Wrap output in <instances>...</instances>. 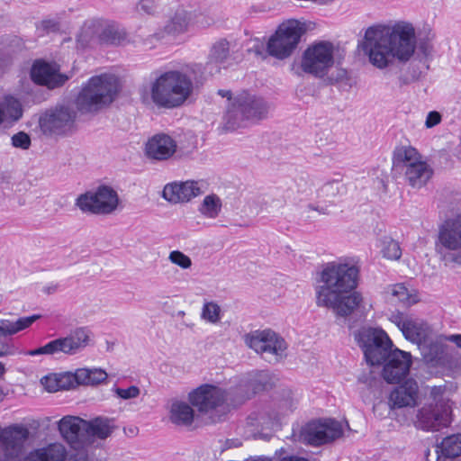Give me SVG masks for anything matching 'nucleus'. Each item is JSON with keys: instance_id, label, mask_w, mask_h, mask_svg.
I'll use <instances>...</instances> for the list:
<instances>
[{"instance_id": "f257e3e1", "label": "nucleus", "mask_w": 461, "mask_h": 461, "mask_svg": "<svg viewBox=\"0 0 461 461\" xmlns=\"http://www.w3.org/2000/svg\"><path fill=\"white\" fill-rule=\"evenodd\" d=\"M359 268L352 261H332L320 273V284L315 288L316 304L331 309L337 316L348 317L354 312L365 316L371 309L363 295L357 291Z\"/></svg>"}, {"instance_id": "f03ea898", "label": "nucleus", "mask_w": 461, "mask_h": 461, "mask_svg": "<svg viewBox=\"0 0 461 461\" xmlns=\"http://www.w3.org/2000/svg\"><path fill=\"white\" fill-rule=\"evenodd\" d=\"M359 47L378 69L386 68L394 59L405 63L416 49L415 29L407 22H398L391 27L371 26Z\"/></svg>"}, {"instance_id": "7ed1b4c3", "label": "nucleus", "mask_w": 461, "mask_h": 461, "mask_svg": "<svg viewBox=\"0 0 461 461\" xmlns=\"http://www.w3.org/2000/svg\"><path fill=\"white\" fill-rule=\"evenodd\" d=\"M194 92V82L189 75L180 70L160 73L140 93L144 103L151 101L156 106L174 109L182 106Z\"/></svg>"}, {"instance_id": "20e7f679", "label": "nucleus", "mask_w": 461, "mask_h": 461, "mask_svg": "<svg viewBox=\"0 0 461 461\" xmlns=\"http://www.w3.org/2000/svg\"><path fill=\"white\" fill-rule=\"evenodd\" d=\"M268 105L265 100L249 92L238 94L227 107L222 120V129L233 131L258 122L267 117Z\"/></svg>"}, {"instance_id": "39448f33", "label": "nucleus", "mask_w": 461, "mask_h": 461, "mask_svg": "<svg viewBox=\"0 0 461 461\" xmlns=\"http://www.w3.org/2000/svg\"><path fill=\"white\" fill-rule=\"evenodd\" d=\"M119 89V78L113 74L92 77L77 95V108L81 112H95L110 104Z\"/></svg>"}, {"instance_id": "423d86ee", "label": "nucleus", "mask_w": 461, "mask_h": 461, "mask_svg": "<svg viewBox=\"0 0 461 461\" xmlns=\"http://www.w3.org/2000/svg\"><path fill=\"white\" fill-rule=\"evenodd\" d=\"M393 168L403 172L406 181L415 188H420L431 177L432 170L421 159V156L412 147L397 149L393 157Z\"/></svg>"}, {"instance_id": "0eeeda50", "label": "nucleus", "mask_w": 461, "mask_h": 461, "mask_svg": "<svg viewBox=\"0 0 461 461\" xmlns=\"http://www.w3.org/2000/svg\"><path fill=\"white\" fill-rule=\"evenodd\" d=\"M92 333L86 327H77L65 336L49 341L38 348L25 351L27 356L64 354L74 356L81 353L91 342Z\"/></svg>"}, {"instance_id": "6e6552de", "label": "nucleus", "mask_w": 461, "mask_h": 461, "mask_svg": "<svg viewBox=\"0 0 461 461\" xmlns=\"http://www.w3.org/2000/svg\"><path fill=\"white\" fill-rule=\"evenodd\" d=\"M365 358L370 366H380L394 348L384 330L379 328L363 327L355 336Z\"/></svg>"}, {"instance_id": "1a4fd4ad", "label": "nucleus", "mask_w": 461, "mask_h": 461, "mask_svg": "<svg viewBox=\"0 0 461 461\" xmlns=\"http://www.w3.org/2000/svg\"><path fill=\"white\" fill-rule=\"evenodd\" d=\"M303 32V29L296 20L281 23L267 43V53L277 59H287L296 49Z\"/></svg>"}, {"instance_id": "9d476101", "label": "nucleus", "mask_w": 461, "mask_h": 461, "mask_svg": "<svg viewBox=\"0 0 461 461\" xmlns=\"http://www.w3.org/2000/svg\"><path fill=\"white\" fill-rule=\"evenodd\" d=\"M118 204L116 191L107 185L82 194L76 200V206L83 212L93 214H110L116 210Z\"/></svg>"}, {"instance_id": "9b49d317", "label": "nucleus", "mask_w": 461, "mask_h": 461, "mask_svg": "<svg viewBox=\"0 0 461 461\" xmlns=\"http://www.w3.org/2000/svg\"><path fill=\"white\" fill-rule=\"evenodd\" d=\"M333 44L321 41L308 47L303 52L301 68L315 77H323L334 64Z\"/></svg>"}, {"instance_id": "f8f14e48", "label": "nucleus", "mask_w": 461, "mask_h": 461, "mask_svg": "<svg viewBox=\"0 0 461 461\" xmlns=\"http://www.w3.org/2000/svg\"><path fill=\"white\" fill-rule=\"evenodd\" d=\"M343 434L341 424L334 419H317L307 422L301 429L303 442L319 447L329 444Z\"/></svg>"}, {"instance_id": "ddd939ff", "label": "nucleus", "mask_w": 461, "mask_h": 461, "mask_svg": "<svg viewBox=\"0 0 461 461\" xmlns=\"http://www.w3.org/2000/svg\"><path fill=\"white\" fill-rule=\"evenodd\" d=\"M245 344L258 354H268L276 360L282 359L286 356L287 343L275 331L267 330H257L244 336Z\"/></svg>"}, {"instance_id": "4468645a", "label": "nucleus", "mask_w": 461, "mask_h": 461, "mask_svg": "<svg viewBox=\"0 0 461 461\" xmlns=\"http://www.w3.org/2000/svg\"><path fill=\"white\" fill-rule=\"evenodd\" d=\"M95 39L103 43L119 45L126 40V33L114 23H103L98 21L85 23L77 36L78 44L86 47Z\"/></svg>"}, {"instance_id": "2eb2a0df", "label": "nucleus", "mask_w": 461, "mask_h": 461, "mask_svg": "<svg viewBox=\"0 0 461 461\" xmlns=\"http://www.w3.org/2000/svg\"><path fill=\"white\" fill-rule=\"evenodd\" d=\"M451 421L450 405H423L417 411L414 424L423 430L438 431L448 427Z\"/></svg>"}, {"instance_id": "dca6fc26", "label": "nucleus", "mask_w": 461, "mask_h": 461, "mask_svg": "<svg viewBox=\"0 0 461 461\" xmlns=\"http://www.w3.org/2000/svg\"><path fill=\"white\" fill-rule=\"evenodd\" d=\"M411 364V353L394 348L383 360L381 375L388 384H400L409 375Z\"/></svg>"}, {"instance_id": "f3484780", "label": "nucleus", "mask_w": 461, "mask_h": 461, "mask_svg": "<svg viewBox=\"0 0 461 461\" xmlns=\"http://www.w3.org/2000/svg\"><path fill=\"white\" fill-rule=\"evenodd\" d=\"M28 437L29 430L23 426L14 425L4 429L0 428V448L4 460L17 461Z\"/></svg>"}, {"instance_id": "a211bd4d", "label": "nucleus", "mask_w": 461, "mask_h": 461, "mask_svg": "<svg viewBox=\"0 0 461 461\" xmlns=\"http://www.w3.org/2000/svg\"><path fill=\"white\" fill-rule=\"evenodd\" d=\"M436 250L461 253V213L446 220L438 226Z\"/></svg>"}, {"instance_id": "6ab92c4d", "label": "nucleus", "mask_w": 461, "mask_h": 461, "mask_svg": "<svg viewBox=\"0 0 461 461\" xmlns=\"http://www.w3.org/2000/svg\"><path fill=\"white\" fill-rule=\"evenodd\" d=\"M75 117L73 111L62 106L41 116L40 126L44 133L64 134L72 129Z\"/></svg>"}, {"instance_id": "aec40b11", "label": "nucleus", "mask_w": 461, "mask_h": 461, "mask_svg": "<svg viewBox=\"0 0 461 461\" xmlns=\"http://www.w3.org/2000/svg\"><path fill=\"white\" fill-rule=\"evenodd\" d=\"M202 193L201 186L196 181H176L168 183L164 186L162 197L172 204H177L188 203Z\"/></svg>"}, {"instance_id": "412c9836", "label": "nucleus", "mask_w": 461, "mask_h": 461, "mask_svg": "<svg viewBox=\"0 0 461 461\" xmlns=\"http://www.w3.org/2000/svg\"><path fill=\"white\" fill-rule=\"evenodd\" d=\"M391 320L402 332L404 338L413 343H420L428 337L429 327L420 319L396 313L392 315Z\"/></svg>"}, {"instance_id": "4be33fe9", "label": "nucleus", "mask_w": 461, "mask_h": 461, "mask_svg": "<svg viewBox=\"0 0 461 461\" xmlns=\"http://www.w3.org/2000/svg\"><path fill=\"white\" fill-rule=\"evenodd\" d=\"M31 77L36 84L46 86L50 89L62 86L68 79V76L59 72L56 64L42 61H37L33 64Z\"/></svg>"}, {"instance_id": "5701e85b", "label": "nucleus", "mask_w": 461, "mask_h": 461, "mask_svg": "<svg viewBox=\"0 0 461 461\" xmlns=\"http://www.w3.org/2000/svg\"><path fill=\"white\" fill-rule=\"evenodd\" d=\"M176 141L169 135L160 133L151 137L146 143L145 153L154 160H167L176 151Z\"/></svg>"}, {"instance_id": "b1692460", "label": "nucleus", "mask_w": 461, "mask_h": 461, "mask_svg": "<svg viewBox=\"0 0 461 461\" xmlns=\"http://www.w3.org/2000/svg\"><path fill=\"white\" fill-rule=\"evenodd\" d=\"M227 400V391L213 384H202L188 393V403H224Z\"/></svg>"}, {"instance_id": "393cba45", "label": "nucleus", "mask_w": 461, "mask_h": 461, "mask_svg": "<svg viewBox=\"0 0 461 461\" xmlns=\"http://www.w3.org/2000/svg\"><path fill=\"white\" fill-rule=\"evenodd\" d=\"M73 373L76 389L79 386L95 387L108 380L107 372L101 367H79Z\"/></svg>"}, {"instance_id": "a878e982", "label": "nucleus", "mask_w": 461, "mask_h": 461, "mask_svg": "<svg viewBox=\"0 0 461 461\" xmlns=\"http://www.w3.org/2000/svg\"><path fill=\"white\" fill-rule=\"evenodd\" d=\"M41 384L49 393L76 389L72 371L48 374L41 378Z\"/></svg>"}, {"instance_id": "bb28decb", "label": "nucleus", "mask_w": 461, "mask_h": 461, "mask_svg": "<svg viewBox=\"0 0 461 461\" xmlns=\"http://www.w3.org/2000/svg\"><path fill=\"white\" fill-rule=\"evenodd\" d=\"M23 114V108L18 98L11 95L0 97V125L15 123Z\"/></svg>"}, {"instance_id": "cd10ccee", "label": "nucleus", "mask_w": 461, "mask_h": 461, "mask_svg": "<svg viewBox=\"0 0 461 461\" xmlns=\"http://www.w3.org/2000/svg\"><path fill=\"white\" fill-rule=\"evenodd\" d=\"M86 420L75 416H66L59 421V429L68 443L78 441L86 433Z\"/></svg>"}, {"instance_id": "c85d7f7f", "label": "nucleus", "mask_w": 461, "mask_h": 461, "mask_svg": "<svg viewBox=\"0 0 461 461\" xmlns=\"http://www.w3.org/2000/svg\"><path fill=\"white\" fill-rule=\"evenodd\" d=\"M419 385L413 378H408L390 393L392 403H417Z\"/></svg>"}, {"instance_id": "c756f323", "label": "nucleus", "mask_w": 461, "mask_h": 461, "mask_svg": "<svg viewBox=\"0 0 461 461\" xmlns=\"http://www.w3.org/2000/svg\"><path fill=\"white\" fill-rule=\"evenodd\" d=\"M196 425L223 420L230 412V405H195Z\"/></svg>"}, {"instance_id": "7c9ffc66", "label": "nucleus", "mask_w": 461, "mask_h": 461, "mask_svg": "<svg viewBox=\"0 0 461 461\" xmlns=\"http://www.w3.org/2000/svg\"><path fill=\"white\" fill-rule=\"evenodd\" d=\"M191 18V13L183 7H178L165 25V32L174 36L185 32Z\"/></svg>"}, {"instance_id": "2f4dec72", "label": "nucleus", "mask_w": 461, "mask_h": 461, "mask_svg": "<svg viewBox=\"0 0 461 461\" xmlns=\"http://www.w3.org/2000/svg\"><path fill=\"white\" fill-rule=\"evenodd\" d=\"M66 456L65 447L59 443H53L31 453L25 461H64Z\"/></svg>"}, {"instance_id": "473e14b6", "label": "nucleus", "mask_w": 461, "mask_h": 461, "mask_svg": "<svg viewBox=\"0 0 461 461\" xmlns=\"http://www.w3.org/2000/svg\"><path fill=\"white\" fill-rule=\"evenodd\" d=\"M169 420L176 426L189 428L196 423V410L191 405H171Z\"/></svg>"}, {"instance_id": "72a5a7b5", "label": "nucleus", "mask_w": 461, "mask_h": 461, "mask_svg": "<svg viewBox=\"0 0 461 461\" xmlns=\"http://www.w3.org/2000/svg\"><path fill=\"white\" fill-rule=\"evenodd\" d=\"M40 314H33L32 316L21 317L16 321H11L7 319L0 320V336L7 337L12 336L19 331H22L30 326L32 325L33 322L41 319Z\"/></svg>"}, {"instance_id": "f704fd0d", "label": "nucleus", "mask_w": 461, "mask_h": 461, "mask_svg": "<svg viewBox=\"0 0 461 461\" xmlns=\"http://www.w3.org/2000/svg\"><path fill=\"white\" fill-rule=\"evenodd\" d=\"M416 405H374L373 411L375 414L383 415L386 413L390 417H395V419L401 422H406L409 420V417H412L415 413Z\"/></svg>"}, {"instance_id": "c9c22d12", "label": "nucleus", "mask_w": 461, "mask_h": 461, "mask_svg": "<svg viewBox=\"0 0 461 461\" xmlns=\"http://www.w3.org/2000/svg\"><path fill=\"white\" fill-rule=\"evenodd\" d=\"M115 426L113 420L108 418L97 417L86 421V434L101 439L109 437Z\"/></svg>"}, {"instance_id": "e433bc0d", "label": "nucleus", "mask_w": 461, "mask_h": 461, "mask_svg": "<svg viewBox=\"0 0 461 461\" xmlns=\"http://www.w3.org/2000/svg\"><path fill=\"white\" fill-rule=\"evenodd\" d=\"M221 199L215 194H210L204 196L197 210L203 217L215 219L221 213Z\"/></svg>"}, {"instance_id": "4c0bfd02", "label": "nucleus", "mask_w": 461, "mask_h": 461, "mask_svg": "<svg viewBox=\"0 0 461 461\" xmlns=\"http://www.w3.org/2000/svg\"><path fill=\"white\" fill-rule=\"evenodd\" d=\"M438 447L445 457L454 458L459 456L461 455V433L444 438Z\"/></svg>"}, {"instance_id": "58836bf2", "label": "nucleus", "mask_w": 461, "mask_h": 461, "mask_svg": "<svg viewBox=\"0 0 461 461\" xmlns=\"http://www.w3.org/2000/svg\"><path fill=\"white\" fill-rule=\"evenodd\" d=\"M274 384V377L269 371L257 370L249 374V386L253 393L267 390Z\"/></svg>"}, {"instance_id": "ea45409f", "label": "nucleus", "mask_w": 461, "mask_h": 461, "mask_svg": "<svg viewBox=\"0 0 461 461\" xmlns=\"http://www.w3.org/2000/svg\"><path fill=\"white\" fill-rule=\"evenodd\" d=\"M345 186L340 180L335 179L324 183L318 190V197L330 201L345 193Z\"/></svg>"}, {"instance_id": "a19ab883", "label": "nucleus", "mask_w": 461, "mask_h": 461, "mask_svg": "<svg viewBox=\"0 0 461 461\" xmlns=\"http://www.w3.org/2000/svg\"><path fill=\"white\" fill-rule=\"evenodd\" d=\"M393 302H399L404 306H409L417 302L415 294H411L402 284H396L389 288Z\"/></svg>"}, {"instance_id": "79ce46f5", "label": "nucleus", "mask_w": 461, "mask_h": 461, "mask_svg": "<svg viewBox=\"0 0 461 461\" xmlns=\"http://www.w3.org/2000/svg\"><path fill=\"white\" fill-rule=\"evenodd\" d=\"M229 54V42L226 40H221L212 47L209 56V63L221 64L228 59Z\"/></svg>"}, {"instance_id": "37998d69", "label": "nucleus", "mask_w": 461, "mask_h": 461, "mask_svg": "<svg viewBox=\"0 0 461 461\" xmlns=\"http://www.w3.org/2000/svg\"><path fill=\"white\" fill-rule=\"evenodd\" d=\"M201 318L212 324L218 323L221 319V306L215 302H205L202 308Z\"/></svg>"}, {"instance_id": "c03bdc74", "label": "nucleus", "mask_w": 461, "mask_h": 461, "mask_svg": "<svg viewBox=\"0 0 461 461\" xmlns=\"http://www.w3.org/2000/svg\"><path fill=\"white\" fill-rule=\"evenodd\" d=\"M420 63H421L422 68L416 66L414 63L410 65L406 74H403L399 77L401 85H407L411 82L419 80L423 72L429 69V64L426 61H420Z\"/></svg>"}, {"instance_id": "a18cd8bd", "label": "nucleus", "mask_w": 461, "mask_h": 461, "mask_svg": "<svg viewBox=\"0 0 461 461\" xmlns=\"http://www.w3.org/2000/svg\"><path fill=\"white\" fill-rule=\"evenodd\" d=\"M383 256L391 260H397L402 256V249L397 241L393 240H388L384 241L382 249Z\"/></svg>"}, {"instance_id": "49530a36", "label": "nucleus", "mask_w": 461, "mask_h": 461, "mask_svg": "<svg viewBox=\"0 0 461 461\" xmlns=\"http://www.w3.org/2000/svg\"><path fill=\"white\" fill-rule=\"evenodd\" d=\"M111 391L116 395L119 400L128 401L137 398L140 390L136 385H131L128 388L113 387Z\"/></svg>"}, {"instance_id": "de8ad7c7", "label": "nucleus", "mask_w": 461, "mask_h": 461, "mask_svg": "<svg viewBox=\"0 0 461 461\" xmlns=\"http://www.w3.org/2000/svg\"><path fill=\"white\" fill-rule=\"evenodd\" d=\"M169 261L183 269H187L192 266L191 258L179 250H173L168 255Z\"/></svg>"}, {"instance_id": "09e8293b", "label": "nucleus", "mask_w": 461, "mask_h": 461, "mask_svg": "<svg viewBox=\"0 0 461 461\" xmlns=\"http://www.w3.org/2000/svg\"><path fill=\"white\" fill-rule=\"evenodd\" d=\"M159 6L158 0H140L137 5V11L147 14H154Z\"/></svg>"}, {"instance_id": "8fccbe9b", "label": "nucleus", "mask_w": 461, "mask_h": 461, "mask_svg": "<svg viewBox=\"0 0 461 461\" xmlns=\"http://www.w3.org/2000/svg\"><path fill=\"white\" fill-rule=\"evenodd\" d=\"M12 144L15 148L27 149L31 146V138L27 133L20 131L12 137Z\"/></svg>"}, {"instance_id": "3c124183", "label": "nucleus", "mask_w": 461, "mask_h": 461, "mask_svg": "<svg viewBox=\"0 0 461 461\" xmlns=\"http://www.w3.org/2000/svg\"><path fill=\"white\" fill-rule=\"evenodd\" d=\"M2 338L3 337L0 336V357L15 356L20 353L18 348L14 344L8 342Z\"/></svg>"}, {"instance_id": "603ef678", "label": "nucleus", "mask_w": 461, "mask_h": 461, "mask_svg": "<svg viewBox=\"0 0 461 461\" xmlns=\"http://www.w3.org/2000/svg\"><path fill=\"white\" fill-rule=\"evenodd\" d=\"M447 389L445 386H434L430 390V397L436 403H444L445 401H448L446 397Z\"/></svg>"}, {"instance_id": "864d4df0", "label": "nucleus", "mask_w": 461, "mask_h": 461, "mask_svg": "<svg viewBox=\"0 0 461 461\" xmlns=\"http://www.w3.org/2000/svg\"><path fill=\"white\" fill-rule=\"evenodd\" d=\"M281 401L284 402H299L301 399L299 397V393L297 392H294L289 388L282 389L281 391Z\"/></svg>"}, {"instance_id": "5fc2aeb1", "label": "nucleus", "mask_w": 461, "mask_h": 461, "mask_svg": "<svg viewBox=\"0 0 461 461\" xmlns=\"http://www.w3.org/2000/svg\"><path fill=\"white\" fill-rule=\"evenodd\" d=\"M441 122V115L438 112L431 111L428 113L425 121V126L427 128H432L438 125Z\"/></svg>"}, {"instance_id": "6e6d98bb", "label": "nucleus", "mask_w": 461, "mask_h": 461, "mask_svg": "<svg viewBox=\"0 0 461 461\" xmlns=\"http://www.w3.org/2000/svg\"><path fill=\"white\" fill-rule=\"evenodd\" d=\"M420 50L423 53L425 58L431 56L432 46L429 43H422L420 45Z\"/></svg>"}, {"instance_id": "4d7b16f0", "label": "nucleus", "mask_w": 461, "mask_h": 461, "mask_svg": "<svg viewBox=\"0 0 461 461\" xmlns=\"http://www.w3.org/2000/svg\"><path fill=\"white\" fill-rule=\"evenodd\" d=\"M279 457L277 456V452L273 457H267V456H258L249 461H279Z\"/></svg>"}, {"instance_id": "13d9d810", "label": "nucleus", "mask_w": 461, "mask_h": 461, "mask_svg": "<svg viewBox=\"0 0 461 461\" xmlns=\"http://www.w3.org/2000/svg\"><path fill=\"white\" fill-rule=\"evenodd\" d=\"M279 461H308L303 457H298L294 456L279 457Z\"/></svg>"}, {"instance_id": "bf43d9fd", "label": "nucleus", "mask_w": 461, "mask_h": 461, "mask_svg": "<svg viewBox=\"0 0 461 461\" xmlns=\"http://www.w3.org/2000/svg\"><path fill=\"white\" fill-rule=\"evenodd\" d=\"M449 340L461 348V335H452L449 337Z\"/></svg>"}, {"instance_id": "052dcab7", "label": "nucleus", "mask_w": 461, "mask_h": 461, "mask_svg": "<svg viewBox=\"0 0 461 461\" xmlns=\"http://www.w3.org/2000/svg\"><path fill=\"white\" fill-rule=\"evenodd\" d=\"M218 94L222 97H227L229 100H231V93L229 90L221 89L218 91Z\"/></svg>"}, {"instance_id": "680f3d73", "label": "nucleus", "mask_w": 461, "mask_h": 461, "mask_svg": "<svg viewBox=\"0 0 461 461\" xmlns=\"http://www.w3.org/2000/svg\"><path fill=\"white\" fill-rule=\"evenodd\" d=\"M42 25L45 27V28H50V27H53L55 28L56 27V24L53 23L51 21H44L42 23Z\"/></svg>"}, {"instance_id": "e2e57ef3", "label": "nucleus", "mask_w": 461, "mask_h": 461, "mask_svg": "<svg viewBox=\"0 0 461 461\" xmlns=\"http://www.w3.org/2000/svg\"><path fill=\"white\" fill-rule=\"evenodd\" d=\"M5 373V365L2 362H0V377H2Z\"/></svg>"}, {"instance_id": "0e129e2a", "label": "nucleus", "mask_w": 461, "mask_h": 461, "mask_svg": "<svg viewBox=\"0 0 461 461\" xmlns=\"http://www.w3.org/2000/svg\"><path fill=\"white\" fill-rule=\"evenodd\" d=\"M5 394L3 393V390L0 388V402H3L5 401Z\"/></svg>"}, {"instance_id": "69168bd1", "label": "nucleus", "mask_w": 461, "mask_h": 461, "mask_svg": "<svg viewBox=\"0 0 461 461\" xmlns=\"http://www.w3.org/2000/svg\"><path fill=\"white\" fill-rule=\"evenodd\" d=\"M255 420H258V423H261V424H264V423H265V420H264V418H263V417H262V418H256Z\"/></svg>"}, {"instance_id": "338daca9", "label": "nucleus", "mask_w": 461, "mask_h": 461, "mask_svg": "<svg viewBox=\"0 0 461 461\" xmlns=\"http://www.w3.org/2000/svg\"><path fill=\"white\" fill-rule=\"evenodd\" d=\"M309 208H310V209L316 210V211H318L319 212L323 213V211H322V210H320L319 208H315V207H313V206H312V205H309Z\"/></svg>"}, {"instance_id": "774afa93", "label": "nucleus", "mask_w": 461, "mask_h": 461, "mask_svg": "<svg viewBox=\"0 0 461 461\" xmlns=\"http://www.w3.org/2000/svg\"><path fill=\"white\" fill-rule=\"evenodd\" d=\"M255 52L258 54V55H260L261 54V51L258 50H256Z\"/></svg>"}]
</instances>
